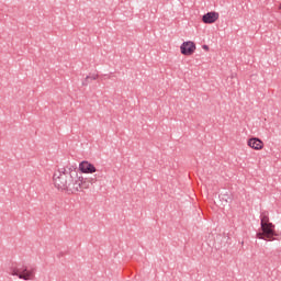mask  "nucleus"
<instances>
[{
  "label": "nucleus",
  "instance_id": "obj_7",
  "mask_svg": "<svg viewBox=\"0 0 281 281\" xmlns=\"http://www.w3.org/2000/svg\"><path fill=\"white\" fill-rule=\"evenodd\" d=\"M220 19V13L217 12H207L203 15L204 24H214Z\"/></svg>",
  "mask_w": 281,
  "mask_h": 281
},
{
  "label": "nucleus",
  "instance_id": "obj_9",
  "mask_svg": "<svg viewBox=\"0 0 281 281\" xmlns=\"http://www.w3.org/2000/svg\"><path fill=\"white\" fill-rule=\"evenodd\" d=\"M203 49H204L205 52H209V46H207V45H203Z\"/></svg>",
  "mask_w": 281,
  "mask_h": 281
},
{
  "label": "nucleus",
  "instance_id": "obj_4",
  "mask_svg": "<svg viewBox=\"0 0 281 281\" xmlns=\"http://www.w3.org/2000/svg\"><path fill=\"white\" fill-rule=\"evenodd\" d=\"M18 278L19 280H23V281L35 280V269L22 267V269H20V274H18Z\"/></svg>",
  "mask_w": 281,
  "mask_h": 281
},
{
  "label": "nucleus",
  "instance_id": "obj_6",
  "mask_svg": "<svg viewBox=\"0 0 281 281\" xmlns=\"http://www.w3.org/2000/svg\"><path fill=\"white\" fill-rule=\"evenodd\" d=\"M247 146L252 150L260 151L263 150L265 144L260 138L252 137L248 138Z\"/></svg>",
  "mask_w": 281,
  "mask_h": 281
},
{
  "label": "nucleus",
  "instance_id": "obj_10",
  "mask_svg": "<svg viewBox=\"0 0 281 281\" xmlns=\"http://www.w3.org/2000/svg\"><path fill=\"white\" fill-rule=\"evenodd\" d=\"M90 182H91V183H94V182H95V180H94L93 178H91V179H90Z\"/></svg>",
  "mask_w": 281,
  "mask_h": 281
},
{
  "label": "nucleus",
  "instance_id": "obj_8",
  "mask_svg": "<svg viewBox=\"0 0 281 281\" xmlns=\"http://www.w3.org/2000/svg\"><path fill=\"white\" fill-rule=\"evenodd\" d=\"M20 273H21V271H19L16 268H11V272H10L11 276H18L19 277Z\"/></svg>",
  "mask_w": 281,
  "mask_h": 281
},
{
  "label": "nucleus",
  "instance_id": "obj_11",
  "mask_svg": "<svg viewBox=\"0 0 281 281\" xmlns=\"http://www.w3.org/2000/svg\"><path fill=\"white\" fill-rule=\"evenodd\" d=\"M279 10H281V3H279V7H278Z\"/></svg>",
  "mask_w": 281,
  "mask_h": 281
},
{
  "label": "nucleus",
  "instance_id": "obj_2",
  "mask_svg": "<svg viewBox=\"0 0 281 281\" xmlns=\"http://www.w3.org/2000/svg\"><path fill=\"white\" fill-rule=\"evenodd\" d=\"M260 231L256 234L257 239L271 241L273 237L277 236L276 234V225H273L269 221V215L267 212L261 213L260 215Z\"/></svg>",
  "mask_w": 281,
  "mask_h": 281
},
{
  "label": "nucleus",
  "instance_id": "obj_1",
  "mask_svg": "<svg viewBox=\"0 0 281 281\" xmlns=\"http://www.w3.org/2000/svg\"><path fill=\"white\" fill-rule=\"evenodd\" d=\"M53 184L58 192H65L69 195L90 189L86 178L78 175L77 168L74 165H66V167L54 171Z\"/></svg>",
  "mask_w": 281,
  "mask_h": 281
},
{
  "label": "nucleus",
  "instance_id": "obj_3",
  "mask_svg": "<svg viewBox=\"0 0 281 281\" xmlns=\"http://www.w3.org/2000/svg\"><path fill=\"white\" fill-rule=\"evenodd\" d=\"M195 49H198V47L193 41H186L180 44V54H182V56H193Z\"/></svg>",
  "mask_w": 281,
  "mask_h": 281
},
{
  "label": "nucleus",
  "instance_id": "obj_5",
  "mask_svg": "<svg viewBox=\"0 0 281 281\" xmlns=\"http://www.w3.org/2000/svg\"><path fill=\"white\" fill-rule=\"evenodd\" d=\"M78 169L83 175H93V173L98 172V168H95V166L92 162L88 161V160H82L79 164Z\"/></svg>",
  "mask_w": 281,
  "mask_h": 281
}]
</instances>
